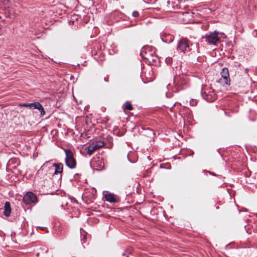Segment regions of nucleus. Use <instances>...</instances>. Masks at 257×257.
I'll use <instances>...</instances> for the list:
<instances>
[{
    "label": "nucleus",
    "mask_w": 257,
    "mask_h": 257,
    "mask_svg": "<svg viewBox=\"0 0 257 257\" xmlns=\"http://www.w3.org/2000/svg\"><path fill=\"white\" fill-rule=\"evenodd\" d=\"M202 97L207 101L212 102L216 99V95L211 88H204L201 92Z\"/></svg>",
    "instance_id": "3"
},
{
    "label": "nucleus",
    "mask_w": 257,
    "mask_h": 257,
    "mask_svg": "<svg viewBox=\"0 0 257 257\" xmlns=\"http://www.w3.org/2000/svg\"><path fill=\"white\" fill-rule=\"evenodd\" d=\"M220 33L219 32L214 31L207 33L202 37L208 45L216 46L220 42Z\"/></svg>",
    "instance_id": "1"
},
{
    "label": "nucleus",
    "mask_w": 257,
    "mask_h": 257,
    "mask_svg": "<svg viewBox=\"0 0 257 257\" xmlns=\"http://www.w3.org/2000/svg\"><path fill=\"white\" fill-rule=\"evenodd\" d=\"M78 16L76 15L73 16V18L70 21H69V24H70L71 23L74 24L76 21H77Z\"/></svg>",
    "instance_id": "15"
},
{
    "label": "nucleus",
    "mask_w": 257,
    "mask_h": 257,
    "mask_svg": "<svg viewBox=\"0 0 257 257\" xmlns=\"http://www.w3.org/2000/svg\"><path fill=\"white\" fill-rule=\"evenodd\" d=\"M11 212V207L9 202H6L4 206V214L6 216H9Z\"/></svg>",
    "instance_id": "9"
},
{
    "label": "nucleus",
    "mask_w": 257,
    "mask_h": 257,
    "mask_svg": "<svg viewBox=\"0 0 257 257\" xmlns=\"http://www.w3.org/2000/svg\"><path fill=\"white\" fill-rule=\"evenodd\" d=\"M21 106L26 107H30L32 108V103H27V104H23L21 105Z\"/></svg>",
    "instance_id": "16"
},
{
    "label": "nucleus",
    "mask_w": 257,
    "mask_h": 257,
    "mask_svg": "<svg viewBox=\"0 0 257 257\" xmlns=\"http://www.w3.org/2000/svg\"><path fill=\"white\" fill-rule=\"evenodd\" d=\"M197 104V101L196 100H192L190 101V104L192 106L195 105Z\"/></svg>",
    "instance_id": "18"
},
{
    "label": "nucleus",
    "mask_w": 257,
    "mask_h": 257,
    "mask_svg": "<svg viewBox=\"0 0 257 257\" xmlns=\"http://www.w3.org/2000/svg\"><path fill=\"white\" fill-rule=\"evenodd\" d=\"M221 75L224 80V83L226 84H230V79L229 77L228 70L226 68H223L221 72Z\"/></svg>",
    "instance_id": "8"
},
{
    "label": "nucleus",
    "mask_w": 257,
    "mask_h": 257,
    "mask_svg": "<svg viewBox=\"0 0 257 257\" xmlns=\"http://www.w3.org/2000/svg\"><path fill=\"white\" fill-rule=\"evenodd\" d=\"M23 202L27 205L35 204L38 199L35 194L32 192H28L23 197Z\"/></svg>",
    "instance_id": "6"
},
{
    "label": "nucleus",
    "mask_w": 257,
    "mask_h": 257,
    "mask_svg": "<svg viewBox=\"0 0 257 257\" xmlns=\"http://www.w3.org/2000/svg\"><path fill=\"white\" fill-rule=\"evenodd\" d=\"M162 39L166 43H171L173 41L174 38L173 36L171 35H166L163 36Z\"/></svg>",
    "instance_id": "12"
},
{
    "label": "nucleus",
    "mask_w": 257,
    "mask_h": 257,
    "mask_svg": "<svg viewBox=\"0 0 257 257\" xmlns=\"http://www.w3.org/2000/svg\"><path fill=\"white\" fill-rule=\"evenodd\" d=\"M144 58H145L146 59H147L148 60H149L150 59L148 56H147L146 57H145V56H144Z\"/></svg>",
    "instance_id": "20"
},
{
    "label": "nucleus",
    "mask_w": 257,
    "mask_h": 257,
    "mask_svg": "<svg viewBox=\"0 0 257 257\" xmlns=\"http://www.w3.org/2000/svg\"><path fill=\"white\" fill-rule=\"evenodd\" d=\"M132 15L134 17L137 18L139 16V13L138 11H134Z\"/></svg>",
    "instance_id": "17"
},
{
    "label": "nucleus",
    "mask_w": 257,
    "mask_h": 257,
    "mask_svg": "<svg viewBox=\"0 0 257 257\" xmlns=\"http://www.w3.org/2000/svg\"><path fill=\"white\" fill-rule=\"evenodd\" d=\"M105 199L106 201L109 202H116L117 201L116 198L114 196L113 194H106L105 196Z\"/></svg>",
    "instance_id": "13"
},
{
    "label": "nucleus",
    "mask_w": 257,
    "mask_h": 257,
    "mask_svg": "<svg viewBox=\"0 0 257 257\" xmlns=\"http://www.w3.org/2000/svg\"><path fill=\"white\" fill-rule=\"evenodd\" d=\"M166 62L168 64L170 63L172 61V58H170V57H168L166 59V60H165Z\"/></svg>",
    "instance_id": "19"
},
{
    "label": "nucleus",
    "mask_w": 257,
    "mask_h": 257,
    "mask_svg": "<svg viewBox=\"0 0 257 257\" xmlns=\"http://www.w3.org/2000/svg\"><path fill=\"white\" fill-rule=\"evenodd\" d=\"M177 49L182 52L188 51L189 49V46L187 40L185 38L181 39L179 42Z\"/></svg>",
    "instance_id": "7"
},
{
    "label": "nucleus",
    "mask_w": 257,
    "mask_h": 257,
    "mask_svg": "<svg viewBox=\"0 0 257 257\" xmlns=\"http://www.w3.org/2000/svg\"><path fill=\"white\" fill-rule=\"evenodd\" d=\"M104 80L105 81H108V79H107L106 78H104Z\"/></svg>",
    "instance_id": "21"
},
{
    "label": "nucleus",
    "mask_w": 257,
    "mask_h": 257,
    "mask_svg": "<svg viewBox=\"0 0 257 257\" xmlns=\"http://www.w3.org/2000/svg\"><path fill=\"white\" fill-rule=\"evenodd\" d=\"M32 107L38 109L41 112V115H44L45 114V111L42 105L39 102H34L32 103Z\"/></svg>",
    "instance_id": "10"
},
{
    "label": "nucleus",
    "mask_w": 257,
    "mask_h": 257,
    "mask_svg": "<svg viewBox=\"0 0 257 257\" xmlns=\"http://www.w3.org/2000/svg\"><path fill=\"white\" fill-rule=\"evenodd\" d=\"M55 167L54 174L62 173L63 170V165L61 163L54 164Z\"/></svg>",
    "instance_id": "11"
},
{
    "label": "nucleus",
    "mask_w": 257,
    "mask_h": 257,
    "mask_svg": "<svg viewBox=\"0 0 257 257\" xmlns=\"http://www.w3.org/2000/svg\"><path fill=\"white\" fill-rule=\"evenodd\" d=\"M104 145V143L102 141L94 142L90 144L88 147H86L85 150L86 151L87 154L90 156L95 151L102 148Z\"/></svg>",
    "instance_id": "5"
},
{
    "label": "nucleus",
    "mask_w": 257,
    "mask_h": 257,
    "mask_svg": "<svg viewBox=\"0 0 257 257\" xmlns=\"http://www.w3.org/2000/svg\"><path fill=\"white\" fill-rule=\"evenodd\" d=\"M189 15V14L188 13L186 14V15Z\"/></svg>",
    "instance_id": "22"
},
{
    "label": "nucleus",
    "mask_w": 257,
    "mask_h": 257,
    "mask_svg": "<svg viewBox=\"0 0 257 257\" xmlns=\"http://www.w3.org/2000/svg\"><path fill=\"white\" fill-rule=\"evenodd\" d=\"M125 255V253H123V254H122V255H123V256H124Z\"/></svg>",
    "instance_id": "23"
},
{
    "label": "nucleus",
    "mask_w": 257,
    "mask_h": 257,
    "mask_svg": "<svg viewBox=\"0 0 257 257\" xmlns=\"http://www.w3.org/2000/svg\"><path fill=\"white\" fill-rule=\"evenodd\" d=\"M123 110L124 111H125V110H133V107L132 106V105L131 104V103L128 102V101H126L123 105Z\"/></svg>",
    "instance_id": "14"
},
{
    "label": "nucleus",
    "mask_w": 257,
    "mask_h": 257,
    "mask_svg": "<svg viewBox=\"0 0 257 257\" xmlns=\"http://www.w3.org/2000/svg\"><path fill=\"white\" fill-rule=\"evenodd\" d=\"M174 83L178 89H184L188 81L185 76L182 75L176 76L174 78Z\"/></svg>",
    "instance_id": "4"
},
{
    "label": "nucleus",
    "mask_w": 257,
    "mask_h": 257,
    "mask_svg": "<svg viewBox=\"0 0 257 257\" xmlns=\"http://www.w3.org/2000/svg\"><path fill=\"white\" fill-rule=\"evenodd\" d=\"M65 164L71 169L76 167L77 162L74 158V153L70 150L65 149Z\"/></svg>",
    "instance_id": "2"
}]
</instances>
